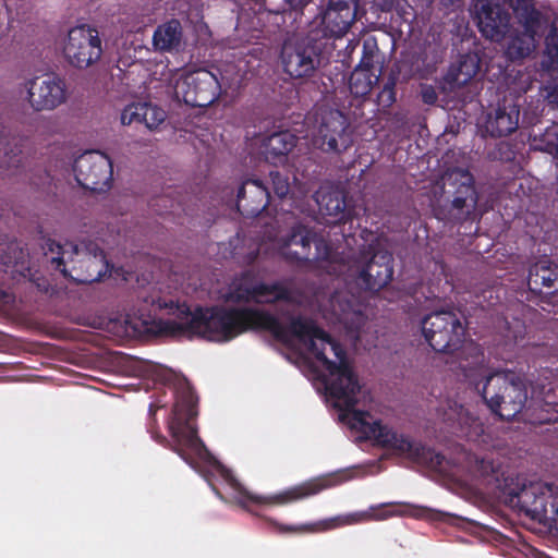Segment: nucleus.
Masks as SVG:
<instances>
[{
	"label": "nucleus",
	"mask_w": 558,
	"mask_h": 558,
	"mask_svg": "<svg viewBox=\"0 0 558 558\" xmlns=\"http://www.w3.org/2000/svg\"><path fill=\"white\" fill-rule=\"evenodd\" d=\"M151 304L168 310L170 317L156 319L149 314L132 311L106 324V330L119 338L145 336L193 337L225 342L248 329H266L278 340L303 356L324 384L328 401L339 409L340 418L356 430V375L342 349L312 320L289 317L287 323L252 308H210L192 312L170 292L159 291Z\"/></svg>",
	"instance_id": "f257e3e1"
},
{
	"label": "nucleus",
	"mask_w": 558,
	"mask_h": 558,
	"mask_svg": "<svg viewBox=\"0 0 558 558\" xmlns=\"http://www.w3.org/2000/svg\"><path fill=\"white\" fill-rule=\"evenodd\" d=\"M345 246L350 250L332 251L324 239H314L312 232L303 226L293 229L286 239L276 243L281 254L295 262H315L318 267L329 274L344 276L345 280L354 281L361 289L377 291L392 278L391 255L375 242V236L367 233L363 244L357 243L355 235L345 238Z\"/></svg>",
	"instance_id": "f03ea898"
},
{
	"label": "nucleus",
	"mask_w": 558,
	"mask_h": 558,
	"mask_svg": "<svg viewBox=\"0 0 558 558\" xmlns=\"http://www.w3.org/2000/svg\"><path fill=\"white\" fill-rule=\"evenodd\" d=\"M45 255L64 277L81 283L99 280L108 272L109 265L101 250L94 242L64 244L48 240Z\"/></svg>",
	"instance_id": "7ed1b4c3"
},
{
	"label": "nucleus",
	"mask_w": 558,
	"mask_h": 558,
	"mask_svg": "<svg viewBox=\"0 0 558 558\" xmlns=\"http://www.w3.org/2000/svg\"><path fill=\"white\" fill-rule=\"evenodd\" d=\"M487 405L500 417L510 420L525 407L529 395L524 379L513 372L498 371L483 374L475 383Z\"/></svg>",
	"instance_id": "20e7f679"
},
{
	"label": "nucleus",
	"mask_w": 558,
	"mask_h": 558,
	"mask_svg": "<svg viewBox=\"0 0 558 558\" xmlns=\"http://www.w3.org/2000/svg\"><path fill=\"white\" fill-rule=\"evenodd\" d=\"M240 81V75H233L229 70L220 73V78L205 68L187 70L171 87L172 97L191 106L205 107L211 105L223 88L234 87Z\"/></svg>",
	"instance_id": "39448f33"
},
{
	"label": "nucleus",
	"mask_w": 558,
	"mask_h": 558,
	"mask_svg": "<svg viewBox=\"0 0 558 558\" xmlns=\"http://www.w3.org/2000/svg\"><path fill=\"white\" fill-rule=\"evenodd\" d=\"M511 5L519 27L509 33L505 53L514 61L525 59L535 51L545 23L532 0H512Z\"/></svg>",
	"instance_id": "423d86ee"
},
{
	"label": "nucleus",
	"mask_w": 558,
	"mask_h": 558,
	"mask_svg": "<svg viewBox=\"0 0 558 558\" xmlns=\"http://www.w3.org/2000/svg\"><path fill=\"white\" fill-rule=\"evenodd\" d=\"M195 415L192 403L177 404L173 410V417L169 424L172 438L175 442V451L191 465L192 456L197 457L210 463L221 473L222 476L229 478V472L206 450L201 439L196 436L195 428L190 423L192 416Z\"/></svg>",
	"instance_id": "0eeeda50"
},
{
	"label": "nucleus",
	"mask_w": 558,
	"mask_h": 558,
	"mask_svg": "<svg viewBox=\"0 0 558 558\" xmlns=\"http://www.w3.org/2000/svg\"><path fill=\"white\" fill-rule=\"evenodd\" d=\"M509 501L533 514H542L558 521V488L542 482H529L518 478L515 484L506 488Z\"/></svg>",
	"instance_id": "6e6552de"
},
{
	"label": "nucleus",
	"mask_w": 558,
	"mask_h": 558,
	"mask_svg": "<svg viewBox=\"0 0 558 558\" xmlns=\"http://www.w3.org/2000/svg\"><path fill=\"white\" fill-rule=\"evenodd\" d=\"M422 333L437 352H453L463 337V327L451 312H434L422 320Z\"/></svg>",
	"instance_id": "1a4fd4ad"
},
{
	"label": "nucleus",
	"mask_w": 558,
	"mask_h": 558,
	"mask_svg": "<svg viewBox=\"0 0 558 558\" xmlns=\"http://www.w3.org/2000/svg\"><path fill=\"white\" fill-rule=\"evenodd\" d=\"M26 101L34 111H51L64 105L70 92L65 80L53 73L35 76L25 83Z\"/></svg>",
	"instance_id": "9d476101"
},
{
	"label": "nucleus",
	"mask_w": 558,
	"mask_h": 558,
	"mask_svg": "<svg viewBox=\"0 0 558 558\" xmlns=\"http://www.w3.org/2000/svg\"><path fill=\"white\" fill-rule=\"evenodd\" d=\"M73 171L77 183L93 192H106L112 185V161L101 151L92 150L82 154L75 159Z\"/></svg>",
	"instance_id": "9b49d317"
},
{
	"label": "nucleus",
	"mask_w": 558,
	"mask_h": 558,
	"mask_svg": "<svg viewBox=\"0 0 558 558\" xmlns=\"http://www.w3.org/2000/svg\"><path fill=\"white\" fill-rule=\"evenodd\" d=\"M347 118L338 110H320L315 118L313 143L324 151H340L350 143Z\"/></svg>",
	"instance_id": "f8f14e48"
},
{
	"label": "nucleus",
	"mask_w": 558,
	"mask_h": 558,
	"mask_svg": "<svg viewBox=\"0 0 558 558\" xmlns=\"http://www.w3.org/2000/svg\"><path fill=\"white\" fill-rule=\"evenodd\" d=\"M384 68V57L380 54L376 39L367 37L363 43V54L360 63L349 78V88L355 96H366L377 84Z\"/></svg>",
	"instance_id": "ddd939ff"
},
{
	"label": "nucleus",
	"mask_w": 558,
	"mask_h": 558,
	"mask_svg": "<svg viewBox=\"0 0 558 558\" xmlns=\"http://www.w3.org/2000/svg\"><path fill=\"white\" fill-rule=\"evenodd\" d=\"M63 54L73 66L88 68L101 56L98 33L86 26L72 28L64 40Z\"/></svg>",
	"instance_id": "4468645a"
},
{
	"label": "nucleus",
	"mask_w": 558,
	"mask_h": 558,
	"mask_svg": "<svg viewBox=\"0 0 558 558\" xmlns=\"http://www.w3.org/2000/svg\"><path fill=\"white\" fill-rule=\"evenodd\" d=\"M229 299L234 302H254L258 304L283 303L294 306L296 296L286 284L280 282H243L236 287Z\"/></svg>",
	"instance_id": "2eb2a0df"
},
{
	"label": "nucleus",
	"mask_w": 558,
	"mask_h": 558,
	"mask_svg": "<svg viewBox=\"0 0 558 558\" xmlns=\"http://www.w3.org/2000/svg\"><path fill=\"white\" fill-rule=\"evenodd\" d=\"M356 0H328L327 7L316 17L325 36L342 37L356 17Z\"/></svg>",
	"instance_id": "dca6fc26"
},
{
	"label": "nucleus",
	"mask_w": 558,
	"mask_h": 558,
	"mask_svg": "<svg viewBox=\"0 0 558 558\" xmlns=\"http://www.w3.org/2000/svg\"><path fill=\"white\" fill-rule=\"evenodd\" d=\"M481 33L488 39L500 41L509 31L510 16L496 0H477L474 5Z\"/></svg>",
	"instance_id": "f3484780"
},
{
	"label": "nucleus",
	"mask_w": 558,
	"mask_h": 558,
	"mask_svg": "<svg viewBox=\"0 0 558 558\" xmlns=\"http://www.w3.org/2000/svg\"><path fill=\"white\" fill-rule=\"evenodd\" d=\"M281 59L284 71L294 78L310 76L318 63L315 48L305 41L286 43Z\"/></svg>",
	"instance_id": "a211bd4d"
},
{
	"label": "nucleus",
	"mask_w": 558,
	"mask_h": 558,
	"mask_svg": "<svg viewBox=\"0 0 558 558\" xmlns=\"http://www.w3.org/2000/svg\"><path fill=\"white\" fill-rule=\"evenodd\" d=\"M323 315L332 323H339L349 331L359 330L365 322L361 306L353 303L345 293L333 295L327 304L322 307Z\"/></svg>",
	"instance_id": "6ab92c4d"
},
{
	"label": "nucleus",
	"mask_w": 558,
	"mask_h": 558,
	"mask_svg": "<svg viewBox=\"0 0 558 558\" xmlns=\"http://www.w3.org/2000/svg\"><path fill=\"white\" fill-rule=\"evenodd\" d=\"M520 108L513 100L505 99L487 114L485 131L492 136H506L519 126Z\"/></svg>",
	"instance_id": "aec40b11"
},
{
	"label": "nucleus",
	"mask_w": 558,
	"mask_h": 558,
	"mask_svg": "<svg viewBox=\"0 0 558 558\" xmlns=\"http://www.w3.org/2000/svg\"><path fill=\"white\" fill-rule=\"evenodd\" d=\"M396 511H386L381 508V506L378 507H371L366 511H360L354 512L347 515H339L329 520H325L322 522H318L312 526L302 525V526H295V527H287L288 531H295V532H317V531H326L336 529L338 526L342 525H350L361 522H366L371 520H385L393 514H396Z\"/></svg>",
	"instance_id": "412c9836"
},
{
	"label": "nucleus",
	"mask_w": 558,
	"mask_h": 558,
	"mask_svg": "<svg viewBox=\"0 0 558 558\" xmlns=\"http://www.w3.org/2000/svg\"><path fill=\"white\" fill-rule=\"evenodd\" d=\"M439 415L446 422H457L461 427L468 428L466 435L472 441H487L484 437L483 423L462 405L448 401L439 409Z\"/></svg>",
	"instance_id": "4be33fe9"
},
{
	"label": "nucleus",
	"mask_w": 558,
	"mask_h": 558,
	"mask_svg": "<svg viewBox=\"0 0 558 558\" xmlns=\"http://www.w3.org/2000/svg\"><path fill=\"white\" fill-rule=\"evenodd\" d=\"M319 214L328 223L342 221L345 217V201L343 193L331 186H322L315 195Z\"/></svg>",
	"instance_id": "5701e85b"
},
{
	"label": "nucleus",
	"mask_w": 558,
	"mask_h": 558,
	"mask_svg": "<svg viewBox=\"0 0 558 558\" xmlns=\"http://www.w3.org/2000/svg\"><path fill=\"white\" fill-rule=\"evenodd\" d=\"M441 180L444 187L458 185V193L461 195L453 199L454 207L466 208L468 211L475 207L477 198L472 186V177L468 171L454 169L446 172Z\"/></svg>",
	"instance_id": "b1692460"
},
{
	"label": "nucleus",
	"mask_w": 558,
	"mask_h": 558,
	"mask_svg": "<svg viewBox=\"0 0 558 558\" xmlns=\"http://www.w3.org/2000/svg\"><path fill=\"white\" fill-rule=\"evenodd\" d=\"M268 192L258 181L245 182L238 192V208L257 215L267 206Z\"/></svg>",
	"instance_id": "393cba45"
},
{
	"label": "nucleus",
	"mask_w": 558,
	"mask_h": 558,
	"mask_svg": "<svg viewBox=\"0 0 558 558\" xmlns=\"http://www.w3.org/2000/svg\"><path fill=\"white\" fill-rule=\"evenodd\" d=\"M146 71L148 72V83L150 85L155 84V88H162L163 93L171 97V87L174 86L175 80L183 73V71L170 69L167 58L147 61Z\"/></svg>",
	"instance_id": "a878e982"
},
{
	"label": "nucleus",
	"mask_w": 558,
	"mask_h": 558,
	"mask_svg": "<svg viewBox=\"0 0 558 558\" xmlns=\"http://www.w3.org/2000/svg\"><path fill=\"white\" fill-rule=\"evenodd\" d=\"M295 146V136L288 131L278 132L264 138L260 151L266 160L272 163L282 162Z\"/></svg>",
	"instance_id": "bb28decb"
},
{
	"label": "nucleus",
	"mask_w": 558,
	"mask_h": 558,
	"mask_svg": "<svg viewBox=\"0 0 558 558\" xmlns=\"http://www.w3.org/2000/svg\"><path fill=\"white\" fill-rule=\"evenodd\" d=\"M182 43V27L175 21H169L159 25L153 35V45L159 51L178 50Z\"/></svg>",
	"instance_id": "cd10ccee"
},
{
	"label": "nucleus",
	"mask_w": 558,
	"mask_h": 558,
	"mask_svg": "<svg viewBox=\"0 0 558 558\" xmlns=\"http://www.w3.org/2000/svg\"><path fill=\"white\" fill-rule=\"evenodd\" d=\"M325 487H327V483L324 480L307 482L300 486L287 489L282 493L266 497L265 502L279 506L287 505L289 502L315 495Z\"/></svg>",
	"instance_id": "c85d7f7f"
},
{
	"label": "nucleus",
	"mask_w": 558,
	"mask_h": 558,
	"mask_svg": "<svg viewBox=\"0 0 558 558\" xmlns=\"http://www.w3.org/2000/svg\"><path fill=\"white\" fill-rule=\"evenodd\" d=\"M557 278L558 268L547 258H542L530 269L527 284L531 290L536 291L542 287H553Z\"/></svg>",
	"instance_id": "c756f323"
},
{
	"label": "nucleus",
	"mask_w": 558,
	"mask_h": 558,
	"mask_svg": "<svg viewBox=\"0 0 558 558\" xmlns=\"http://www.w3.org/2000/svg\"><path fill=\"white\" fill-rule=\"evenodd\" d=\"M27 254L15 241L0 243V260L5 270L23 274L26 270Z\"/></svg>",
	"instance_id": "7c9ffc66"
},
{
	"label": "nucleus",
	"mask_w": 558,
	"mask_h": 558,
	"mask_svg": "<svg viewBox=\"0 0 558 558\" xmlns=\"http://www.w3.org/2000/svg\"><path fill=\"white\" fill-rule=\"evenodd\" d=\"M478 71V63L475 56H464L460 60L457 66H452L447 74V81L452 86H463L465 85L473 76L476 75Z\"/></svg>",
	"instance_id": "2f4dec72"
},
{
	"label": "nucleus",
	"mask_w": 558,
	"mask_h": 558,
	"mask_svg": "<svg viewBox=\"0 0 558 558\" xmlns=\"http://www.w3.org/2000/svg\"><path fill=\"white\" fill-rule=\"evenodd\" d=\"M167 119V112L151 104H143L142 122L149 130H157Z\"/></svg>",
	"instance_id": "473e14b6"
},
{
	"label": "nucleus",
	"mask_w": 558,
	"mask_h": 558,
	"mask_svg": "<svg viewBox=\"0 0 558 558\" xmlns=\"http://www.w3.org/2000/svg\"><path fill=\"white\" fill-rule=\"evenodd\" d=\"M546 56L549 62L543 61L547 69H554L558 65V22L553 24L551 31L546 37Z\"/></svg>",
	"instance_id": "72a5a7b5"
},
{
	"label": "nucleus",
	"mask_w": 558,
	"mask_h": 558,
	"mask_svg": "<svg viewBox=\"0 0 558 558\" xmlns=\"http://www.w3.org/2000/svg\"><path fill=\"white\" fill-rule=\"evenodd\" d=\"M270 175L274 192L279 197H284L290 193L296 197V192L300 194L303 193L299 187L292 186L286 175L280 174L279 172H271Z\"/></svg>",
	"instance_id": "f704fd0d"
},
{
	"label": "nucleus",
	"mask_w": 558,
	"mask_h": 558,
	"mask_svg": "<svg viewBox=\"0 0 558 558\" xmlns=\"http://www.w3.org/2000/svg\"><path fill=\"white\" fill-rule=\"evenodd\" d=\"M143 104H131L121 112V123L130 125L133 122H142Z\"/></svg>",
	"instance_id": "c9c22d12"
},
{
	"label": "nucleus",
	"mask_w": 558,
	"mask_h": 558,
	"mask_svg": "<svg viewBox=\"0 0 558 558\" xmlns=\"http://www.w3.org/2000/svg\"><path fill=\"white\" fill-rule=\"evenodd\" d=\"M470 463H474L476 472L481 476L494 474L497 470L493 461L486 459H478L476 456L470 454Z\"/></svg>",
	"instance_id": "e433bc0d"
},
{
	"label": "nucleus",
	"mask_w": 558,
	"mask_h": 558,
	"mask_svg": "<svg viewBox=\"0 0 558 558\" xmlns=\"http://www.w3.org/2000/svg\"><path fill=\"white\" fill-rule=\"evenodd\" d=\"M545 136L547 144L551 146L558 155V123L547 129Z\"/></svg>",
	"instance_id": "4c0bfd02"
},
{
	"label": "nucleus",
	"mask_w": 558,
	"mask_h": 558,
	"mask_svg": "<svg viewBox=\"0 0 558 558\" xmlns=\"http://www.w3.org/2000/svg\"><path fill=\"white\" fill-rule=\"evenodd\" d=\"M422 97L424 102L434 104L437 99L436 93L433 87H424L422 90Z\"/></svg>",
	"instance_id": "58836bf2"
},
{
	"label": "nucleus",
	"mask_w": 558,
	"mask_h": 558,
	"mask_svg": "<svg viewBox=\"0 0 558 558\" xmlns=\"http://www.w3.org/2000/svg\"><path fill=\"white\" fill-rule=\"evenodd\" d=\"M523 329H524V328H523V326L521 325V323H520V322H515V329H514V331H513V335H512V336L508 335L507 337H509V338H511V339H513V340H518L519 338H521V337H522V335H523Z\"/></svg>",
	"instance_id": "ea45409f"
},
{
	"label": "nucleus",
	"mask_w": 558,
	"mask_h": 558,
	"mask_svg": "<svg viewBox=\"0 0 558 558\" xmlns=\"http://www.w3.org/2000/svg\"><path fill=\"white\" fill-rule=\"evenodd\" d=\"M550 390H548L545 395V397L542 400H538V397H531V402H539L543 401L546 405L553 404L554 400L549 397Z\"/></svg>",
	"instance_id": "a19ab883"
},
{
	"label": "nucleus",
	"mask_w": 558,
	"mask_h": 558,
	"mask_svg": "<svg viewBox=\"0 0 558 558\" xmlns=\"http://www.w3.org/2000/svg\"><path fill=\"white\" fill-rule=\"evenodd\" d=\"M286 1H287V3H289L290 7L296 9V8L305 5L311 0H286Z\"/></svg>",
	"instance_id": "79ce46f5"
},
{
	"label": "nucleus",
	"mask_w": 558,
	"mask_h": 558,
	"mask_svg": "<svg viewBox=\"0 0 558 558\" xmlns=\"http://www.w3.org/2000/svg\"><path fill=\"white\" fill-rule=\"evenodd\" d=\"M385 96H387V100L389 102H392L393 101V93H392V89L391 88H388L386 87L381 94H380V97L384 98Z\"/></svg>",
	"instance_id": "37998d69"
},
{
	"label": "nucleus",
	"mask_w": 558,
	"mask_h": 558,
	"mask_svg": "<svg viewBox=\"0 0 558 558\" xmlns=\"http://www.w3.org/2000/svg\"><path fill=\"white\" fill-rule=\"evenodd\" d=\"M21 163V158L19 156H14L12 162L8 165L9 167H19Z\"/></svg>",
	"instance_id": "c03bdc74"
},
{
	"label": "nucleus",
	"mask_w": 558,
	"mask_h": 558,
	"mask_svg": "<svg viewBox=\"0 0 558 558\" xmlns=\"http://www.w3.org/2000/svg\"><path fill=\"white\" fill-rule=\"evenodd\" d=\"M458 0H441V2L445 4V5H449V4H453L456 3Z\"/></svg>",
	"instance_id": "a18cd8bd"
},
{
	"label": "nucleus",
	"mask_w": 558,
	"mask_h": 558,
	"mask_svg": "<svg viewBox=\"0 0 558 558\" xmlns=\"http://www.w3.org/2000/svg\"><path fill=\"white\" fill-rule=\"evenodd\" d=\"M390 3H391V0H385L384 7L390 5Z\"/></svg>",
	"instance_id": "49530a36"
}]
</instances>
